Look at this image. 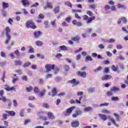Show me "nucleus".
<instances>
[{
	"instance_id": "nucleus-18",
	"label": "nucleus",
	"mask_w": 128,
	"mask_h": 128,
	"mask_svg": "<svg viewBox=\"0 0 128 128\" xmlns=\"http://www.w3.org/2000/svg\"><path fill=\"white\" fill-rule=\"evenodd\" d=\"M72 24L74 26H82V24L81 22H78L76 20H73V21L72 22Z\"/></svg>"
},
{
	"instance_id": "nucleus-46",
	"label": "nucleus",
	"mask_w": 128,
	"mask_h": 128,
	"mask_svg": "<svg viewBox=\"0 0 128 128\" xmlns=\"http://www.w3.org/2000/svg\"><path fill=\"white\" fill-rule=\"evenodd\" d=\"M30 62H27L24 64L23 66L24 68H28V66H30Z\"/></svg>"
},
{
	"instance_id": "nucleus-1",
	"label": "nucleus",
	"mask_w": 128,
	"mask_h": 128,
	"mask_svg": "<svg viewBox=\"0 0 128 128\" xmlns=\"http://www.w3.org/2000/svg\"><path fill=\"white\" fill-rule=\"evenodd\" d=\"M26 26L28 28H32V30L36 28V26L34 22H32V20H28L26 22Z\"/></svg>"
},
{
	"instance_id": "nucleus-24",
	"label": "nucleus",
	"mask_w": 128,
	"mask_h": 128,
	"mask_svg": "<svg viewBox=\"0 0 128 128\" xmlns=\"http://www.w3.org/2000/svg\"><path fill=\"white\" fill-rule=\"evenodd\" d=\"M60 6H56L54 10H53V12H54V14H58V12H60Z\"/></svg>"
},
{
	"instance_id": "nucleus-7",
	"label": "nucleus",
	"mask_w": 128,
	"mask_h": 128,
	"mask_svg": "<svg viewBox=\"0 0 128 128\" xmlns=\"http://www.w3.org/2000/svg\"><path fill=\"white\" fill-rule=\"evenodd\" d=\"M4 90H7V92H12L14 90V92H16V89L14 86L10 87V86L8 85V84H6L4 86Z\"/></svg>"
},
{
	"instance_id": "nucleus-55",
	"label": "nucleus",
	"mask_w": 128,
	"mask_h": 128,
	"mask_svg": "<svg viewBox=\"0 0 128 128\" xmlns=\"http://www.w3.org/2000/svg\"><path fill=\"white\" fill-rule=\"evenodd\" d=\"M9 56H10L11 58H12V60H14L16 56H14V52H11L9 54Z\"/></svg>"
},
{
	"instance_id": "nucleus-6",
	"label": "nucleus",
	"mask_w": 128,
	"mask_h": 128,
	"mask_svg": "<svg viewBox=\"0 0 128 128\" xmlns=\"http://www.w3.org/2000/svg\"><path fill=\"white\" fill-rule=\"evenodd\" d=\"M44 111H40L37 113V116H39V120H43L44 122L48 120V117L42 116V114H44Z\"/></svg>"
},
{
	"instance_id": "nucleus-15",
	"label": "nucleus",
	"mask_w": 128,
	"mask_h": 128,
	"mask_svg": "<svg viewBox=\"0 0 128 128\" xmlns=\"http://www.w3.org/2000/svg\"><path fill=\"white\" fill-rule=\"evenodd\" d=\"M5 112L8 114V116H16V112L14 110H6Z\"/></svg>"
},
{
	"instance_id": "nucleus-59",
	"label": "nucleus",
	"mask_w": 128,
	"mask_h": 128,
	"mask_svg": "<svg viewBox=\"0 0 128 128\" xmlns=\"http://www.w3.org/2000/svg\"><path fill=\"white\" fill-rule=\"evenodd\" d=\"M82 48H80L78 50H74V53L78 54V52H82Z\"/></svg>"
},
{
	"instance_id": "nucleus-3",
	"label": "nucleus",
	"mask_w": 128,
	"mask_h": 128,
	"mask_svg": "<svg viewBox=\"0 0 128 128\" xmlns=\"http://www.w3.org/2000/svg\"><path fill=\"white\" fill-rule=\"evenodd\" d=\"M82 18L84 20H87V24H90L92 20H96V16H92V17L88 18V15H84Z\"/></svg>"
},
{
	"instance_id": "nucleus-23",
	"label": "nucleus",
	"mask_w": 128,
	"mask_h": 128,
	"mask_svg": "<svg viewBox=\"0 0 128 128\" xmlns=\"http://www.w3.org/2000/svg\"><path fill=\"white\" fill-rule=\"evenodd\" d=\"M100 118L104 120V122L108 120V118L106 117V115L104 114H98Z\"/></svg>"
},
{
	"instance_id": "nucleus-37",
	"label": "nucleus",
	"mask_w": 128,
	"mask_h": 128,
	"mask_svg": "<svg viewBox=\"0 0 128 128\" xmlns=\"http://www.w3.org/2000/svg\"><path fill=\"white\" fill-rule=\"evenodd\" d=\"M32 86H30L29 87L26 88V90L28 92H30L32 90Z\"/></svg>"
},
{
	"instance_id": "nucleus-20",
	"label": "nucleus",
	"mask_w": 128,
	"mask_h": 128,
	"mask_svg": "<svg viewBox=\"0 0 128 128\" xmlns=\"http://www.w3.org/2000/svg\"><path fill=\"white\" fill-rule=\"evenodd\" d=\"M110 90L111 92H120V88L118 86H114L110 88Z\"/></svg>"
},
{
	"instance_id": "nucleus-9",
	"label": "nucleus",
	"mask_w": 128,
	"mask_h": 128,
	"mask_svg": "<svg viewBox=\"0 0 128 128\" xmlns=\"http://www.w3.org/2000/svg\"><path fill=\"white\" fill-rule=\"evenodd\" d=\"M80 126V122L78 120H75L71 122L72 128H78Z\"/></svg>"
},
{
	"instance_id": "nucleus-48",
	"label": "nucleus",
	"mask_w": 128,
	"mask_h": 128,
	"mask_svg": "<svg viewBox=\"0 0 128 128\" xmlns=\"http://www.w3.org/2000/svg\"><path fill=\"white\" fill-rule=\"evenodd\" d=\"M102 112L103 114H110V111H108V110L106 109H103L102 110Z\"/></svg>"
},
{
	"instance_id": "nucleus-36",
	"label": "nucleus",
	"mask_w": 128,
	"mask_h": 128,
	"mask_svg": "<svg viewBox=\"0 0 128 128\" xmlns=\"http://www.w3.org/2000/svg\"><path fill=\"white\" fill-rule=\"evenodd\" d=\"M75 114H76L78 116H80L82 114V110H75Z\"/></svg>"
},
{
	"instance_id": "nucleus-13",
	"label": "nucleus",
	"mask_w": 128,
	"mask_h": 128,
	"mask_svg": "<svg viewBox=\"0 0 128 128\" xmlns=\"http://www.w3.org/2000/svg\"><path fill=\"white\" fill-rule=\"evenodd\" d=\"M42 34V32L40 31H35L34 33V36L35 38H38Z\"/></svg>"
},
{
	"instance_id": "nucleus-26",
	"label": "nucleus",
	"mask_w": 128,
	"mask_h": 128,
	"mask_svg": "<svg viewBox=\"0 0 128 128\" xmlns=\"http://www.w3.org/2000/svg\"><path fill=\"white\" fill-rule=\"evenodd\" d=\"M60 48V50L59 52H62V50H64V52H66L68 50V48H66V46L63 45L62 46H59Z\"/></svg>"
},
{
	"instance_id": "nucleus-11",
	"label": "nucleus",
	"mask_w": 128,
	"mask_h": 128,
	"mask_svg": "<svg viewBox=\"0 0 128 128\" xmlns=\"http://www.w3.org/2000/svg\"><path fill=\"white\" fill-rule=\"evenodd\" d=\"M122 22L123 24H126V18L125 17H122L121 18H120L118 20V24H122Z\"/></svg>"
},
{
	"instance_id": "nucleus-45",
	"label": "nucleus",
	"mask_w": 128,
	"mask_h": 128,
	"mask_svg": "<svg viewBox=\"0 0 128 128\" xmlns=\"http://www.w3.org/2000/svg\"><path fill=\"white\" fill-rule=\"evenodd\" d=\"M8 114L6 113L2 114L3 120H8Z\"/></svg>"
},
{
	"instance_id": "nucleus-25",
	"label": "nucleus",
	"mask_w": 128,
	"mask_h": 128,
	"mask_svg": "<svg viewBox=\"0 0 128 128\" xmlns=\"http://www.w3.org/2000/svg\"><path fill=\"white\" fill-rule=\"evenodd\" d=\"M46 90L44 89L40 92H39V96H40V98H42V96H44L46 94Z\"/></svg>"
},
{
	"instance_id": "nucleus-44",
	"label": "nucleus",
	"mask_w": 128,
	"mask_h": 128,
	"mask_svg": "<svg viewBox=\"0 0 128 128\" xmlns=\"http://www.w3.org/2000/svg\"><path fill=\"white\" fill-rule=\"evenodd\" d=\"M65 5L68 6H70V8L72 7V3L70 2H65Z\"/></svg>"
},
{
	"instance_id": "nucleus-21",
	"label": "nucleus",
	"mask_w": 128,
	"mask_h": 128,
	"mask_svg": "<svg viewBox=\"0 0 128 128\" xmlns=\"http://www.w3.org/2000/svg\"><path fill=\"white\" fill-rule=\"evenodd\" d=\"M52 96H56L58 94V90L56 88H54L52 89Z\"/></svg>"
},
{
	"instance_id": "nucleus-50",
	"label": "nucleus",
	"mask_w": 128,
	"mask_h": 128,
	"mask_svg": "<svg viewBox=\"0 0 128 128\" xmlns=\"http://www.w3.org/2000/svg\"><path fill=\"white\" fill-rule=\"evenodd\" d=\"M118 100H120V98H118V97H114V96L112 97V100H113L114 102Z\"/></svg>"
},
{
	"instance_id": "nucleus-22",
	"label": "nucleus",
	"mask_w": 128,
	"mask_h": 128,
	"mask_svg": "<svg viewBox=\"0 0 128 128\" xmlns=\"http://www.w3.org/2000/svg\"><path fill=\"white\" fill-rule=\"evenodd\" d=\"M22 4L24 6H30V2L28 0H22Z\"/></svg>"
},
{
	"instance_id": "nucleus-5",
	"label": "nucleus",
	"mask_w": 128,
	"mask_h": 128,
	"mask_svg": "<svg viewBox=\"0 0 128 128\" xmlns=\"http://www.w3.org/2000/svg\"><path fill=\"white\" fill-rule=\"evenodd\" d=\"M45 68L46 70V72H50L52 70H54L56 66L54 64H46L45 65Z\"/></svg>"
},
{
	"instance_id": "nucleus-52",
	"label": "nucleus",
	"mask_w": 128,
	"mask_h": 128,
	"mask_svg": "<svg viewBox=\"0 0 128 128\" xmlns=\"http://www.w3.org/2000/svg\"><path fill=\"white\" fill-rule=\"evenodd\" d=\"M109 104L108 102H105V103H103V104H101L100 105V106H108Z\"/></svg>"
},
{
	"instance_id": "nucleus-63",
	"label": "nucleus",
	"mask_w": 128,
	"mask_h": 128,
	"mask_svg": "<svg viewBox=\"0 0 128 128\" xmlns=\"http://www.w3.org/2000/svg\"><path fill=\"white\" fill-rule=\"evenodd\" d=\"M103 64H110V61L108 60H104L103 62Z\"/></svg>"
},
{
	"instance_id": "nucleus-51",
	"label": "nucleus",
	"mask_w": 128,
	"mask_h": 128,
	"mask_svg": "<svg viewBox=\"0 0 128 128\" xmlns=\"http://www.w3.org/2000/svg\"><path fill=\"white\" fill-rule=\"evenodd\" d=\"M14 54L17 56H20V52L18 51V50H16L14 51Z\"/></svg>"
},
{
	"instance_id": "nucleus-16",
	"label": "nucleus",
	"mask_w": 128,
	"mask_h": 128,
	"mask_svg": "<svg viewBox=\"0 0 128 128\" xmlns=\"http://www.w3.org/2000/svg\"><path fill=\"white\" fill-rule=\"evenodd\" d=\"M48 118L50 120H54L56 118V116L54 114V113L52 112H48L47 114Z\"/></svg>"
},
{
	"instance_id": "nucleus-4",
	"label": "nucleus",
	"mask_w": 128,
	"mask_h": 128,
	"mask_svg": "<svg viewBox=\"0 0 128 128\" xmlns=\"http://www.w3.org/2000/svg\"><path fill=\"white\" fill-rule=\"evenodd\" d=\"M76 108V106H71L66 109V112L64 113L65 116H70L72 112V111Z\"/></svg>"
},
{
	"instance_id": "nucleus-29",
	"label": "nucleus",
	"mask_w": 128,
	"mask_h": 128,
	"mask_svg": "<svg viewBox=\"0 0 128 128\" xmlns=\"http://www.w3.org/2000/svg\"><path fill=\"white\" fill-rule=\"evenodd\" d=\"M92 56H87L86 57L85 62H92Z\"/></svg>"
},
{
	"instance_id": "nucleus-19",
	"label": "nucleus",
	"mask_w": 128,
	"mask_h": 128,
	"mask_svg": "<svg viewBox=\"0 0 128 128\" xmlns=\"http://www.w3.org/2000/svg\"><path fill=\"white\" fill-rule=\"evenodd\" d=\"M112 76L110 75L106 74L102 77V80H110Z\"/></svg>"
},
{
	"instance_id": "nucleus-56",
	"label": "nucleus",
	"mask_w": 128,
	"mask_h": 128,
	"mask_svg": "<svg viewBox=\"0 0 128 128\" xmlns=\"http://www.w3.org/2000/svg\"><path fill=\"white\" fill-rule=\"evenodd\" d=\"M110 8L111 9V10H112V12H116V6L114 5L112 6H111Z\"/></svg>"
},
{
	"instance_id": "nucleus-57",
	"label": "nucleus",
	"mask_w": 128,
	"mask_h": 128,
	"mask_svg": "<svg viewBox=\"0 0 128 128\" xmlns=\"http://www.w3.org/2000/svg\"><path fill=\"white\" fill-rule=\"evenodd\" d=\"M24 109H22L20 112V116H24Z\"/></svg>"
},
{
	"instance_id": "nucleus-32",
	"label": "nucleus",
	"mask_w": 128,
	"mask_h": 128,
	"mask_svg": "<svg viewBox=\"0 0 128 128\" xmlns=\"http://www.w3.org/2000/svg\"><path fill=\"white\" fill-rule=\"evenodd\" d=\"M84 110L86 112H90L91 110H92V108L90 106L86 107L84 108Z\"/></svg>"
},
{
	"instance_id": "nucleus-54",
	"label": "nucleus",
	"mask_w": 128,
	"mask_h": 128,
	"mask_svg": "<svg viewBox=\"0 0 128 128\" xmlns=\"http://www.w3.org/2000/svg\"><path fill=\"white\" fill-rule=\"evenodd\" d=\"M112 91H108L106 92V96H112Z\"/></svg>"
},
{
	"instance_id": "nucleus-30",
	"label": "nucleus",
	"mask_w": 128,
	"mask_h": 128,
	"mask_svg": "<svg viewBox=\"0 0 128 128\" xmlns=\"http://www.w3.org/2000/svg\"><path fill=\"white\" fill-rule=\"evenodd\" d=\"M2 6L4 10H6V8H8V3L3 2L2 4Z\"/></svg>"
},
{
	"instance_id": "nucleus-64",
	"label": "nucleus",
	"mask_w": 128,
	"mask_h": 128,
	"mask_svg": "<svg viewBox=\"0 0 128 128\" xmlns=\"http://www.w3.org/2000/svg\"><path fill=\"white\" fill-rule=\"evenodd\" d=\"M64 68L65 70H66V72H68V70H70V66H68V65H65L64 66Z\"/></svg>"
},
{
	"instance_id": "nucleus-8",
	"label": "nucleus",
	"mask_w": 128,
	"mask_h": 128,
	"mask_svg": "<svg viewBox=\"0 0 128 128\" xmlns=\"http://www.w3.org/2000/svg\"><path fill=\"white\" fill-rule=\"evenodd\" d=\"M76 74L78 76H81V78H86V72L84 71L82 72L80 71H78L76 72Z\"/></svg>"
},
{
	"instance_id": "nucleus-60",
	"label": "nucleus",
	"mask_w": 128,
	"mask_h": 128,
	"mask_svg": "<svg viewBox=\"0 0 128 128\" xmlns=\"http://www.w3.org/2000/svg\"><path fill=\"white\" fill-rule=\"evenodd\" d=\"M86 14L89 16H92V12H90V10H88Z\"/></svg>"
},
{
	"instance_id": "nucleus-53",
	"label": "nucleus",
	"mask_w": 128,
	"mask_h": 128,
	"mask_svg": "<svg viewBox=\"0 0 128 128\" xmlns=\"http://www.w3.org/2000/svg\"><path fill=\"white\" fill-rule=\"evenodd\" d=\"M0 56L2 58H6V53L4 52H0Z\"/></svg>"
},
{
	"instance_id": "nucleus-34",
	"label": "nucleus",
	"mask_w": 128,
	"mask_h": 128,
	"mask_svg": "<svg viewBox=\"0 0 128 128\" xmlns=\"http://www.w3.org/2000/svg\"><path fill=\"white\" fill-rule=\"evenodd\" d=\"M34 92L35 94H38L40 92V88L37 86L34 87Z\"/></svg>"
},
{
	"instance_id": "nucleus-43",
	"label": "nucleus",
	"mask_w": 128,
	"mask_h": 128,
	"mask_svg": "<svg viewBox=\"0 0 128 128\" xmlns=\"http://www.w3.org/2000/svg\"><path fill=\"white\" fill-rule=\"evenodd\" d=\"M110 72V68L108 67L104 68V72L105 74H108Z\"/></svg>"
},
{
	"instance_id": "nucleus-49",
	"label": "nucleus",
	"mask_w": 128,
	"mask_h": 128,
	"mask_svg": "<svg viewBox=\"0 0 128 128\" xmlns=\"http://www.w3.org/2000/svg\"><path fill=\"white\" fill-rule=\"evenodd\" d=\"M104 8L105 10H110V6L108 4H106L104 6Z\"/></svg>"
},
{
	"instance_id": "nucleus-17",
	"label": "nucleus",
	"mask_w": 128,
	"mask_h": 128,
	"mask_svg": "<svg viewBox=\"0 0 128 128\" xmlns=\"http://www.w3.org/2000/svg\"><path fill=\"white\" fill-rule=\"evenodd\" d=\"M71 40H73V42H76L77 44H78L80 40V36H76L75 37H72Z\"/></svg>"
},
{
	"instance_id": "nucleus-12",
	"label": "nucleus",
	"mask_w": 128,
	"mask_h": 128,
	"mask_svg": "<svg viewBox=\"0 0 128 128\" xmlns=\"http://www.w3.org/2000/svg\"><path fill=\"white\" fill-rule=\"evenodd\" d=\"M54 8V6H53L52 2H48L46 3V6H44V10H46L48 8L52 9V8Z\"/></svg>"
},
{
	"instance_id": "nucleus-38",
	"label": "nucleus",
	"mask_w": 128,
	"mask_h": 128,
	"mask_svg": "<svg viewBox=\"0 0 128 128\" xmlns=\"http://www.w3.org/2000/svg\"><path fill=\"white\" fill-rule=\"evenodd\" d=\"M42 106L45 108H50V105L48 103H43Z\"/></svg>"
},
{
	"instance_id": "nucleus-58",
	"label": "nucleus",
	"mask_w": 128,
	"mask_h": 128,
	"mask_svg": "<svg viewBox=\"0 0 128 128\" xmlns=\"http://www.w3.org/2000/svg\"><path fill=\"white\" fill-rule=\"evenodd\" d=\"M8 22L12 26V22H14V20L10 18L8 20Z\"/></svg>"
},
{
	"instance_id": "nucleus-47",
	"label": "nucleus",
	"mask_w": 128,
	"mask_h": 128,
	"mask_svg": "<svg viewBox=\"0 0 128 128\" xmlns=\"http://www.w3.org/2000/svg\"><path fill=\"white\" fill-rule=\"evenodd\" d=\"M112 70H113V72H116L118 70V68H116V66L112 65Z\"/></svg>"
},
{
	"instance_id": "nucleus-2",
	"label": "nucleus",
	"mask_w": 128,
	"mask_h": 128,
	"mask_svg": "<svg viewBox=\"0 0 128 128\" xmlns=\"http://www.w3.org/2000/svg\"><path fill=\"white\" fill-rule=\"evenodd\" d=\"M5 32L6 36L7 38V39L6 41V44H8V42L10 40V38H12L10 35V28L8 26L6 27L5 28Z\"/></svg>"
},
{
	"instance_id": "nucleus-62",
	"label": "nucleus",
	"mask_w": 128,
	"mask_h": 128,
	"mask_svg": "<svg viewBox=\"0 0 128 128\" xmlns=\"http://www.w3.org/2000/svg\"><path fill=\"white\" fill-rule=\"evenodd\" d=\"M18 78H13L12 80V82L13 84H16V82H18Z\"/></svg>"
},
{
	"instance_id": "nucleus-31",
	"label": "nucleus",
	"mask_w": 128,
	"mask_h": 128,
	"mask_svg": "<svg viewBox=\"0 0 128 128\" xmlns=\"http://www.w3.org/2000/svg\"><path fill=\"white\" fill-rule=\"evenodd\" d=\"M117 6L118 8H122L123 10H126V6H124V5H122L120 4H118Z\"/></svg>"
},
{
	"instance_id": "nucleus-40",
	"label": "nucleus",
	"mask_w": 128,
	"mask_h": 128,
	"mask_svg": "<svg viewBox=\"0 0 128 128\" xmlns=\"http://www.w3.org/2000/svg\"><path fill=\"white\" fill-rule=\"evenodd\" d=\"M114 42H116V40L112 38H111L110 40H106V42H108L109 44Z\"/></svg>"
},
{
	"instance_id": "nucleus-10",
	"label": "nucleus",
	"mask_w": 128,
	"mask_h": 128,
	"mask_svg": "<svg viewBox=\"0 0 128 128\" xmlns=\"http://www.w3.org/2000/svg\"><path fill=\"white\" fill-rule=\"evenodd\" d=\"M44 15L42 14H40L38 15L36 22H42V20H44Z\"/></svg>"
},
{
	"instance_id": "nucleus-27",
	"label": "nucleus",
	"mask_w": 128,
	"mask_h": 128,
	"mask_svg": "<svg viewBox=\"0 0 128 128\" xmlns=\"http://www.w3.org/2000/svg\"><path fill=\"white\" fill-rule=\"evenodd\" d=\"M35 44L36 46H42V44H44V43L42 42L40 40L36 41Z\"/></svg>"
},
{
	"instance_id": "nucleus-33",
	"label": "nucleus",
	"mask_w": 128,
	"mask_h": 128,
	"mask_svg": "<svg viewBox=\"0 0 128 128\" xmlns=\"http://www.w3.org/2000/svg\"><path fill=\"white\" fill-rule=\"evenodd\" d=\"M102 70V67L101 66H100L94 69V72H100Z\"/></svg>"
},
{
	"instance_id": "nucleus-14",
	"label": "nucleus",
	"mask_w": 128,
	"mask_h": 128,
	"mask_svg": "<svg viewBox=\"0 0 128 128\" xmlns=\"http://www.w3.org/2000/svg\"><path fill=\"white\" fill-rule=\"evenodd\" d=\"M69 82H70V84H73V86H78V84H80V81H76V78H73L72 80H70Z\"/></svg>"
},
{
	"instance_id": "nucleus-42",
	"label": "nucleus",
	"mask_w": 128,
	"mask_h": 128,
	"mask_svg": "<svg viewBox=\"0 0 128 128\" xmlns=\"http://www.w3.org/2000/svg\"><path fill=\"white\" fill-rule=\"evenodd\" d=\"M65 20L68 22V23H70V20H72V17L70 16H68V17H66L65 19Z\"/></svg>"
},
{
	"instance_id": "nucleus-39",
	"label": "nucleus",
	"mask_w": 128,
	"mask_h": 128,
	"mask_svg": "<svg viewBox=\"0 0 128 128\" xmlns=\"http://www.w3.org/2000/svg\"><path fill=\"white\" fill-rule=\"evenodd\" d=\"M96 4H90L89 5V8H90L91 10H96Z\"/></svg>"
},
{
	"instance_id": "nucleus-35",
	"label": "nucleus",
	"mask_w": 128,
	"mask_h": 128,
	"mask_svg": "<svg viewBox=\"0 0 128 128\" xmlns=\"http://www.w3.org/2000/svg\"><path fill=\"white\" fill-rule=\"evenodd\" d=\"M110 120L112 124H114V126H116L118 127V124H116V120H114V118H111L110 119Z\"/></svg>"
},
{
	"instance_id": "nucleus-28",
	"label": "nucleus",
	"mask_w": 128,
	"mask_h": 128,
	"mask_svg": "<svg viewBox=\"0 0 128 128\" xmlns=\"http://www.w3.org/2000/svg\"><path fill=\"white\" fill-rule=\"evenodd\" d=\"M15 66H22V62L20 60H17L14 62Z\"/></svg>"
},
{
	"instance_id": "nucleus-41",
	"label": "nucleus",
	"mask_w": 128,
	"mask_h": 128,
	"mask_svg": "<svg viewBox=\"0 0 128 128\" xmlns=\"http://www.w3.org/2000/svg\"><path fill=\"white\" fill-rule=\"evenodd\" d=\"M114 116L116 118V120L118 122H120V115L116 114V113L114 114Z\"/></svg>"
},
{
	"instance_id": "nucleus-61",
	"label": "nucleus",
	"mask_w": 128,
	"mask_h": 128,
	"mask_svg": "<svg viewBox=\"0 0 128 128\" xmlns=\"http://www.w3.org/2000/svg\"><path fill=\"white\" fill-rule=\"evenodd\" d=\"M22 80H25L26 82H28V76H22Z\"/></svg>"
}]
</instances>
